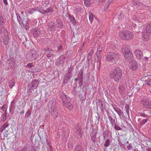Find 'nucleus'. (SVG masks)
Returning <instances> with one entry per match:
<instances>
[{"instance_id": "obj_14", "label": "nucleus", "mask_w": 151, "mask_h": 151, "mask_svg": "<svg viewBox=\"0 0 151 151\" xmlns=\"http://www.w3.org/2000/svg\"><path fill=\"white\" fill-rule=\"evenodd\" d=\"M134 55L137 59L141 60L143 57V53L139 50H136L134 52Z\"/></svg>"}, {"instance_id": "obj_62", "label": "nucleus", "mask_w": 151, "mask_h": 151, "mask_svg": "<svg viewBox=\"0 0 151 151\" xmlns=\"http://www.w3.org/2000/svg\"><path fill=\"white\" fill-rule=\"evenodd\" d=\"M50 1L49 0H45L44 1V3L45 4L48 5L49 4Z\"/></svg>"}, {"instance_id": "obj_22", "label": "nucleus", "mask_w": 151, "mask_h": 151, "mask_svg": "<svg viewBox=\"0 0 151 151\" xmlns=\"http://www.w3.org/2000/svg\"><path fill=\"white\" fill-rule=\"evenodd\" d=\"M134 4L135 6L136 5L138 7H139L140 8H142L143 9H145V5H144L143 3L139 2V1L135 0L134 1Z\"/></svg>"}, {"instance_id": "obj_34", "label": "nucleus", "mask_w": 151, "mask_h": 151, "mask_svg": "<svg viewBox=\"0 0 151 151\" xmlns=\"http://www.w3.org/2000/svg\"><path fill=\"white\" fill-rule=\"evenodd\" d=\"M140 15L139 16L138 20L140 22H144L145 21V17L141 13Z\"/></svg>"}, {"instance_id": "obj_63", "label": "nucleus", "mask_w": 151, "mask_h": 151, "mask_svg": "<svg viewBox=\"0 0 151 151\" xmlns=\"http://www.w3.org/2000/svg\"><path fill=\"white\" fill-rule=\"evenodd\" d=\"M63 49V46L62 45H60L58 47V51H60L62 50Z\"/></svg>"}, {"instance_id": "obj_6", "label": "nucleus", "mask_w": 151, "mask_h": 151, "mask_svg": "<svg viewBox=\"0 0 151 151\" xmlns=\"http://www.w3.org/2000/svg\"><path fill=\"white\" fill-rule=\"evenodd\" d=\"M37 52L34 49L31 50L29 52H28L26 55V58L30 61H33L37 59Z\"/></svg>"}, {"instance_id": "obj_21", "label": "nucleus", "mask_w": 151, "mask_h": 151, "mask_svg": "<svg viewBox=\"0 0 151 151\" xmlns=\"http://www.w3.org/2000/svg\"><path fill=\"white\" fill-rule=\"evenodd\" d=\"M103 103L102 101L100 99H98L96 102V105L97 106H99L100 109L102 111H104V108H105V106L103 107Z\"/></svg>"}, {"instance_id": "obj_32", "label": "nucleus", "mask_w": 151, "mask_h": 151, "mask_svg": "<svg viewBox=\"0 0 151 151\" xmlns=\"http://www.w3.org/2000/svg\"><path fill=\"white\" fill-rule=\"evenodd\" d=\"M9 124L7 123H5L4 125L2 126L0 128V132H2L3 130L5 129V128L8 126Z\"/></svg>"}, {"instance_id": "obj_37", "label": "nucleus", "mask_w": 151, "mask_h": 151, "mask_svg": "<svg viewBox=\"0 0 151 151\" xmlns=\"http://www.w3.org/2000/svg\"><path fill=\"white\" fill-rule=\"evenodd\" d=\"M145 114H146L147 116H148L150 115H151V111L149 110H144L142 111Z\"/></svg>"}, {"instance_id": "obj_64", "label": "nucleus", "mask_w": 151, "mask_h": 151, "mask_svg": "<svg viewBox=\"0 0 151 151\" xmlns=\"http://www.w3.org/2000/svg\"><path fill=\"white\" fill-rule=\"evenodd\" d=\"M147 84L148 85L151 86V79H149L147 82Z\"/></svg>"}, {"instance_id": "obj_28", "label": "nucleus", "mask_w": 151, "mask_h": 151, "mask_svg": "<svg viewBox=\"0 0 151 151\" xmlns=\"http://www.w3.org/2000/svg\"><path fill=\"white\" fill-rule=\"evenodd\" d=\"M122 51L123 53L128 52H130L129 50L128 47L124 44L123 45L122 47Z\"/></svg>"}, {"instance_id": "obj_15", "label": "nucleus", "mask_w": 151, "mask_h": 151, "mask_svg": "<svg viewBox=\"0 0 151 151\" xmlns=\"http://www.w3.org/2000/svg\"><path fill=\"white\" fill-rule=\"evenodd\" d=\"M39 82L37 80H34L32 81L31 83V86L30 87V90H33L36 89L39 84Z\"/></svg>"}, {"instance_id": "obj_42", "label": "nucleus", "mask_w": 151, "mask_h": 151, "mask_svg": "<svg viewBox=\"0 0 151 151\" xmlns=\"http://www.w3.org/2000/svg\"><path fill=\"white\" fill-rule=\"evenodd\" d=\"M36 11V10L35 9L32 8H30L28 11V13L30 14H32L33 12Z\"/></svg>"}, {"instance_id": "obj_5", "label": "nucleus", "mask_w": 151, "mask_h": 151, "mask_svg": "<svg viewBox=\"0 0 151 151\" xmlns=\"http://www.w3.org/2000/svg\"><path fill=\"white\" fill-rule=\"evenodd\" d=\"M119 35V38L123 40H129L132 39L133 37V33L129 31L120 32Z\"/></svg>"}, {"instance_id": "obj_60", "label": "nucleus", "mask_w": 151, "mask_h": 151, "mask_svg": "<svg viewBox=\"0 0 151 151\" xmlns=\"http://www.w3.org/2000/svg\"><path fill=\"white\" fill-rule=\"evenodd\" d=\"M117 113L119 115H122L123 113V112L121 109H119V110H118Z\"/></svg>"}, {"instance_id": "obj_38", "label": "nucleus", "mask_w": 151, "mask_h": 151, "mask_svg": "<svg viewBox=\"0 0 151 151\" xmlns=\"http://www.w3.org/2000/svg\"><path fill=\"white\" fill-rule=\"evenodd\" d=\"M110 145V141L109 139L106 140L104 144V146L105 147H109Z\"/></svg>"}, {"instance_id": "obj_8", "label": "nucleus", "mask_w": 151, "mask_h": 151, "mask_svg": "<svg viewBox=\"0 0 151 151\" xmlns=\"http://www.w3.org/2000/svg\"><path fill=\"white\" fill-rule=\"evenodd\" d=\"M47 30L48 32H53L56 30L57 27L55 24L53 22H51L47 24Z\"/></svg>"}, {"instance_id": "obj_27", "label": "nucleus", "mask_w": 151, "mask_h": 151, "mask_svg": "<svg viewBox=\"0 0 151 151\" xmlns=\"http://www.w3.org/2000/svg\"><path fill=\"white\" fill-rule=\"evenodd\" d=\"M108 119L112 126H113L114 124H116L115 119H114L110 115H109Z\"/></svg>"}, {"instance_id": "obj_57", "label": "nucleus", "mask_w": 151, "mask_h": 151, "mask_svg": "<svg viewBox=\"0 0 151 151\" xmlns=\"http://www.w3.org/2000/svg\"><path fill=\"white\" fill-rule=\"evenodd\" d=\"M27 148L25 147L22 148V149H19L18 151H27Z\"/></svg>"}, {"instance_id": "obj_20", "label": "nucleus", "mask_w": 151, "mask_h": 151, "mask_svg": "<svg viewBox=\"0 0 151 151\" xmlns=\"http://www.w3.org/2000/svg\"><path fill=\"white\" fill-rule=\"evenodd\" d=\"M24 17H25L24 23L25 24H24V26H25L26 29L27 30L29 29V24L31 22V21L29 20L27 17V15L25 16Z\"/></svg>"}, {"instance_id": "obj_16", "label": "nucleus", "mask_w": 151, "mask_h": 151, "mask_svg": "<svg viewBox=\"0 0 151 151\" xmlns=\"http://www.w3.org/2000/svg\"><path fill=\"white\" fill-rule=\"evenodd\" d=\"M72 74H70L69 73H66L63 78V83L64 84H67L69 81V79L72 77Z\"/></svg>"}, {"instance_id": "obj_11", "label": "nucleus", "mask_w": 151, "mask_h": 151, "mask_svg": "<svg viewBox=\"0 0 151 151\" xmlns=\"http://www.w3.org/2000/svg\"><path fill=\"white\" fill-rule=\"evenodd\" d=\"M124 57L125 59L129 61H132L133 58V56L131 52H128L125 53Z\"/></svg>"}, {"instance_id": "obj_46", "label": "nucleus", "mask_w": 151, "mask_h": 151, "mask_svg": "<svg viewBox=\"0 0 151 151\" xmlns=\"http://www.w3.org/2000/svg\"><path fill=\"white\" fill-rule=\"evenodd\" d=\"M43 7H42L41 6H40V9H39L38 11H39L40 13L42 14H45V10L43 9Z\"/></svg>"}, {"instance_id": "obj_24", "label": "nucleus", "mask_w": 151, "mask_h": 151, "mask_svg": "<svg viewBox=\"0 0 151 151\" xmlns=\"http://www.w3.org/2000/svg\"><path fill=\"white\" fill-rule=\"evenodd\" d=\"M119 91L120 94L123 95L125 92L124 86L122 85H120L118 86Z\"/></svg>"}, {"instance_id": "obj_23", "label": "nucleus", "mask_w": 151, "mask_h": 151, "mask_svg": "<svg viewBox=\"0 0 151 151\" xmlns=\"http://www.w3.org/2000/svg\"><path fill=\"white\" fill-rule=\"evenodd\" d=\"M93 131V132H92L91 134V138L93 143H95L97 141V138L96 136V132H95L94 130Z\"/></svg>"}, {"instance_id": "obj_31", "label": "nucleus", "mask_w": 151, "mask_h": 151, "mask_svg": "<svg viewBox=\"0 0 151 151\" xmlns=\"http://www.w3.org/2000/svg\"><path fill=\"white\" fill-rule=\"evenodd\" d=\"M91 3V0H85L84 1V4L87 7L90 6Z\"/></svg>"}, {"instance_id": "obj_25", "label": "nucleus", "mask_w": 151, "mask_h": 151, "mask_svg": "<svg viewBox=\"0 0 151 151\" xmlns=\"http://www.w3.org/2000/svg\"><path fill=\"white\" fill-rule=\"evenodd\" d=\"M56 22L57 27L60 29H62L63 27L62 21L59 19H56Z\"/></svg>"}, {"instance_id": "obj_50", "label": "nucleus", "mask_w": 151, "mask_h": 151, "mask_svg": "<svg viewBox=\"0 0 151 151\" xmlns=\"http://www.w3.org/2000/svg\"><path fill=\"white\" fill-rule=\"evenodd\" d=\"M139 114H140V116H142V117L146 118L147 117L146 116V114H145L142 111L139 112Z\"/></svg>"}, {"instance_id": "obj_52", "label": "nucleus", "mask_w": 151, "mask_h": 151, "mask_svg": "<svg viewBox=\"0 0 151 151\" xmlns=\"http://www.w3.org/2000/svg\"><path fill=\"white\" fill-rule=\"evenodd\" d=\"M74 39H76V38L74 35H73L72 37L71 40V42L73 43H74L75 42H77L76 40H74Z\"/></svg>"}, {"instance_id": "obj_47", "label": "nucleus", "mask_w": 151, "mask_h": 151, "mask_svg": "<svg viewBox=\"0 0 151 151\" xmlns=\"http://www.w3.org/2000/svg\"><path fill=\"white\" fill-rule=\"evenodd\" d=\"M30 114H31L30 112L28 111H27L26 112V114L25 115V118H27L29 117L30 116Z\"/></svg>"}, {"instance_id": "obj_10", "label": "nucleus", "mask_w": 151, "mask_h": 151, "mask_svg": "<svg viewBox=\"0 0 151 151\" xmlns=\"http://www.w3.org/2000/svg\"><path fill=\"white\" fill-rule=\"evenodd\" d=\"M43 51L44 52H47V57L48 58L51 57L54 52V51L53 50L49 47L44 48Z\"/></svg>"}, {"instance_id": "obj_45", "label": "nucleus", "mask_w": 151, "mask_h": 151, "mask_svg": "<svg viewBox=\"0 0 151 151\" xmlns=\"http://www.w3.org/2000/svg\"><path fill=\"white\" fill-rule=\"evenodd\" d=\"M148 120V119H144L142 120L141 122L140 123V124L141 125H142L145 124Z\"/></svg>"}, {"instance_id": "obj_7", "label": "nucleus", "mask_w": 151, "mask_h": 151, "mask_svg": "<svg viewBox=\"0 0 151 151\" xmlns=\"http://www.w3.org/2000/svg\"><path fill=\"white\" fill-rule=\"evenodd\" d=\"M141 103L144 108L151 109V101L150 100L143 99L142 100Z\"/></svg>"}, {"instance_id": "obj_36", "label": "nucleus", "mask_w": 151, "mask_h": 151, "mask_svg": "<svg viewBox=\"0 0 151 151\" xmlns=\"http://www.w3.org/2000/svg\"><path fill=\"white\" fill-rule=\"evenodd\" d=\"M149 34H148V33L147 32L143 34V36L145 40L146 41L149 39Z\"/></svg>"}, {"instance_id": "obj_30", "label": "nucleus", "mask_w": 151, "mask_h": 151, "mask_svg": "<svg viewBox=\"0 0 151 151\" xmlns=\"http://www.w3.org/2000/svg\"><path fill=\"white\" fill-rule=\"evenodd\" d=\"M103 134L104 139H106V138L108 137L109 136V132L106 129L103 132Z\"/></svg>"}, {"instance_id": "obj_48", "label": "nucleus", "mask_w": 151, "mask_h": 151, "mask_svg": "<svg viewBox=\"0 0 151 151\" xmlns=\"http://www.w3.org/2000/svg\"><path fill=\"white\" fill-rule=\"evenodd\" d=\"M125 109L126 110V112L128 114L129 113V105L127 104L125 106Z\"/></svg>"}, {"instance_id": "obj_43", "label": "nucleus", "mask_w": 151, "mask_h": 151, "mask_svg": "<svg viewBox=\"0 0 151 151\" xmlns=\"http://www.w3.org/2000/svg\"><path fill=\"white\" fill-rule=\"evenodd\" d=\"M73 68L71 67V66H70V68H69L67 70V73H69V74H72V71L73 70Z\"/></svg>"}, {"instance_id": "obj_49", "label": "nucleus", "mask_w": 151, "mask_h": 151, "mask_svg": "<svg viewBox=\"0 0 151 151\" xmlns=\"http://www.w3.org/2000/svg\"><path fill=\"white\" fill-rule=\"evenodd\" d=\"M118 144L121 147L124 148V145L123 144L121 141L119 139H118Z\"/></svg>"}, {"instance_id": "obj_17", "label": "nucleus", "mask_w": 151, "mask_h": 151, "mask_svg": "<svg viewBox=\"0 0 151 151\" xmlns=\"http://www.w3.org/2000/svg\"><path fill=\"white\" fill-rule=\"evenodd\" d=\"M15 103L14 100H13L11 102L9 107V112L11 114H13L15 109Z\"/></svg>"}, {"instance_id": "obj_26", "label": "nucleus", "mask_w": 151, "mask_h": 151, "mask_svg": "<svg viewBox=\"0 0 151 151\" xmlns=\"http://www.w3.org/2000/svg\"><path fill=\"white\" fill-rule=\"evenodd\" d=\"M146 31L148 34L151 33V22L148 23L146 27Z\"/></svg>"}, {"instance_id": "obj_53", "label": "nucleus", "mask_w": 151, "mask_h": 151, "mask_svg": "<svg viewBox=\"0 0 151 151\" xmlns=\"http://www.w3.org/2000/svg\"><path fill=\"white\" fill-rule=\"evenodd\" d=\"M79 97L81 100H84L86 99V97L85 96H83V95H79Z\"/></svg>"}, {"instance_id": "obj_13", "label": "nucleus", "mask_w": 151, "mask_h": 151, "mask_svg": "<svg viewBox=\"0 0 151 151\" xmlns=\"http://www.w3.org/2000/svg\"><path fill=\"white\" fill-rule=\"evenodd\" d=\"M33 35L34 37H38L41 34V30L38 28H35L32 31Z\"/></svg>"}, {"instance_id": "obj_51", "label": "nucleus", "mask_w": 151, "mask_h": 151, "mask_svg": "<svg viewBox=\"0 0 151 151\" xmlns=\"http://www.w3.org/2000/svg\"><path fill=\"white\" fill-rule=\"evenodd\" d=\"M102 52H101L99 51H96V55L97 57V58H99V57L100 55Z\"/></svg>"}, {"instance_id": "obj_58", "label": "nucleus", "mask_w": 151, "mask_h": 151, "mask_svg": "<svg viewBox=\"0 0 151 151\" xmlns=\"http://www.w3.org/2000/svg\"><path fill=\"white\" fill-rule=\"evenodd\" d=\"M137 15H136L134 16L133 17V19L134 20H138V19H139V16H137Z\"/></svg>"}, {"instance_id": "obj_3", "label": "nucleus", "mask_w": 151, "mask_h": 151, "mask_svg": "<svg viewBox=\"0 0 151 151\" xmlns=\"http://www.w3.org/2000/svg\"><path fill=\"white\" fill-rule=\"evenodd\" d=\"M48 106L50 108L49 111L50 112L51 115L55 119L56 118L58 115V113L57 107L55 106V103H54L52 101H49Z\"/></svg>"}, {"instance_id": "obj_35", "label": "nucleus", "mask_w": 151, "mask_h": 151, "mask_svg": "<svg viewBox=\"0 0 151 151\" xmlns=\"http://www.w3.org/2000/svg\"><path fill=\"white\" fill-rule=\"evenodd\" d=\"M15 84V80L12 79L9 82V87L12 88L14 86Z\"/></svg>"}, {"instance_id": "obj_18", "label": "nucleus", "mask_w": 151, "mask_h": 151, "mask_svg": "<svg viewBox=\"0 0 151 151\" xmlns=\"http://www.w3.org/2000/svg\"><path fill=\"white\" fill-rule=\"evenodd\" d=\"M3 42L5 45H7L9 42V38L8 32H6L5 34L3 35L2 37Z\"/></svg>"}, {"instance_id": "obj_56", "label": "nucleus", "mask_w": 151, "mask_h": 151, "mask_svg": "<svg viewBox=\"0 0 151 151\" xmlns=\"http://www.w3.org/2000/svg\"><path fill=\"white\" fill-rule=\"evenodd\" d=\"M79 85L81 87L82 85H83V78H80V81L79 82Z\"/></svg>"}, {"instance_id": "obj_40", "label": "nucleus", "mask_w": 151, "mask_h": 151, "mask_svg": "<svg viewBox=\"0 0 151 151\" xmlns=\"http://www.w3.org/2000/svg\"><path fill=\"white\" fill-rule=\"evenodd\" d=\"M74 151H82L81 146L79 145H77Z\"/></svg>"}, {"instance_id": "obj_39", "label": "nucleus", "mask_w": 151, "mask_h": 151, "mask_svg": "<svg viewBox=\"0 0 151 151\" xmlns=\"http://www.w3.org/2000/svg\"><path fill=\"white\" fill-rule=\"evenodd\" d=\"M53 11V9L51 7L48 8L46 10H45V14L47 13L51 12Z\"/></svg>"}, {"instance_id": "obj_59", "label": "nucleus", "mask_w": 151, "mask_h": 151, "mask_svg": "<svg viewBox=\"0 0 151 151\" xmlns=\"http://www.w3.org/2000/svg\"><path fill=\"white\" fill-rule=\"evenodd\" d=\"M128 150H129L132 148V145L131 144H129V145L127 147Z\"/></svg>"}, {"instance_id": "obj_9", "label": "nucleus", "mask_w": 151, "mask_h": 151, "mask_svg": "<svg viewBox=\"0 0 151 151\" xmlns=\"http://www.w3.org/2000/svg\"><path fill=\"white\" fill-rule=\"evenodd\" d=\"M67 58V57L62 55L60 56L56 60L55 64L57 65H59L63 64L65 60Z\"/></svg>"}, {"instance_id": "obj_54", "label": "nucleus", "mask_w": 151, "mask_h": 151, "mask_svg": "<svg viewBox=\"0 0 151 151\" xmlns=\"http://www.w3.org/2000/svg\"><path fill=\"white\" fill-rule=\"evenodd\" d=\"M102 47L101 45H99L98 47L97 51L102 52Z\"/></svg>"}, {"instance_id": "obj_12", "label": "nucleus", "mask_w": 151, "mask_h": 151, "mask_svg": "<svg viewBox=\"0 0 151 151\" xmlns=\"http://www.w3.org/2000/svg\"><path fill=\"white\" fill-rule=\"evenodd\" d=\"M131 61L129 65L130 68L133 70H136L138 68V65L137 62L134 60Z\"/></svg>"}, {"instance_id": "obj_41", "label": "nucleus", "mask_w": 151, "mask_h": 151, "mask_svg": "<svg viewBox=\"0 0 151 151\" xmlns=\"http://www.w3.org/2000/svg\"><path fill=\"white\" fill-rule=\"evenodd\" d=\"M72 93L74 96H76L78 94V92L76 91V88H74L72 91Z\"/></svg>"}, {"instance_id": "obj_1", "label": "nucleus", "mask_w": 151, "mask_h": 151, "mask_svg": "<svg viewBox=\"0 0 151 151\" xmlns=\"http://www.w3.org/2000/svg\"><path fill=\"white\" fill-rule=\"evenodd\" d=\"M122 73V70L118 67L113 69L110 73L111 78L117 82L119 81L121 78Z\"/></svg>"}, {"instance_id": "obj_61", "label": "nucleus", "mask_w": 151, "mask_h": 151, "mask_svg": "<svg viewBox=\"0 0 151 151\" xmlns=\"http://www.w3.org/2000/svg\"><path fill=\"white\" fill-rule=\"evenodd\" d=\"M26 66L28 67L29 68H31L32 66H33V65L32 63H29Z\"/></svg>"}, {"instance_id": "obj_55", "label": "nucleus", "mask_w": 151, "mask_h": 151, "mask_svg": "<svg viewBox=\"0 0 151 151\" xmlns=\"http://www.w3.org/2000/svg\"><path fill=\"white\" fill-rule=\"evenodd\" d=\"M7 107L6 104H4L3 106H2L1 108V109L2 111H4V109H6L7 110Z\"/></svg>"}, {"instance_id": "obj_4", "label": "nucleus", "mask_w": 151, "mask_h": 151, "mask_svg": "<svg viewBox=\"0 0 151 151\" xmlns=\"http://www.w3.org/2000/svg\"><path fill=\"white\" fill-rule=\"evenodd\" d=\"M106 59L109 61L116 62L119 58V54L113 52L107 53L106 55Z\"/></svg>"}, {"instance_id": "obj_29", "label": "nucleus", "mask_w": 151, "mask_h": 151, "mask_svg": "<svg viewBox=\"0 0 151 151\" xmlns=\"http://www.w3.org/2000/svg\"><path fill=\"white\" fill-rule=\"evenodd\" d=\"M68 18L70 20V22L72 23L74 25H75L76 24V22L75 20V19L73 15H71L68 14Z\"/></svg>"}, {"instance_id": "obj_2", "label": "nucleus", "mask_w": 151, "mask_h": 151, "mask_svg": "<svg viewBox=\"0 0 151 151\" xmlns=\"http://www.w3.org/2000/svg\"><path fill=\"white\" fill-rule=\"evenodd\" d=\"M60 97L62 99L63 106L69 110H71L73 109V106L70 102V99L68 96L62 93L60 94Z\"/></svg>"}, {"instance_id": "obj_44", "label": "nucleus", "mask_w": 151, "mask_h": 151, "mask_svg": "<svg viewBox=\"0 0 151 151\" xmlns=\"http://www.w3.org/2000/svg\"><path fill=\"white\" fill-rule=\"evenodd\" d=\"M114 128L116 130H122V129L119 126L117 125L116 124H114Z\"/></svg>"}, {"instance_id": "obj_19", "label": "nucleus", "mask_w": 151, "mask_h": 151, "mask_svg": "<svg viewBox=\"0 0 151 151\" xmlns=\"http://www.w3.org/2000/svg\"><path fill=\"white\" fill-rule=\"evenodd\" d=\"M16 15L17 16V19L19 23L21 25H24L23 21H25V17H23L22 16L21 17L20 15L17 13H16Z\"/></svg>"}, {"instance_id": "obj_33", "label": "nucleus", "mask_w": 151, "mask_h": 151, "mask_svg": "<svg viewBox=\"0 0 151 151\" xmlns=\"http://www.w3.org/2000/svg\"><path fill=\"white\" fill-rule=\"evenodd\" d=\"M89 20L91 23H92V22L93 21V13L89 12Z\"/></svg>"}]
</instances>
